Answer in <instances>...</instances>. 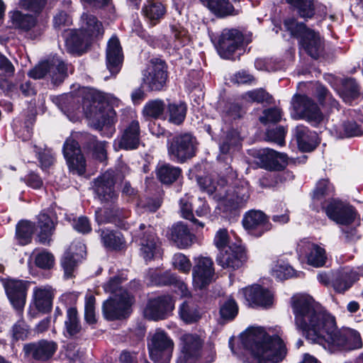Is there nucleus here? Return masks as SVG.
Masks as SVG:
<instances>
[{"label":"nucleus","instance_id":"f257e3e1","mask_svg":"<svg viewBox=\"0 0 363 363\" xmlns=\"http://www.w3.org/2000/svg\"><path fill=\"white\" fill-rule=\"evenodd\" d=\"M291 306L297 330L331 352L360 349V334L351 328L337 330L335 318L308 294H296Z\"/></svg>","mask_w":363,"mask_h":363},{"label":"nucleus","instance_id":"79ce46f5","mask_svg":"<svg viewBox=\"0 0 363 363\" xmlns=\"http://www.w3.org/2000/svg\"><path fill=\"white\" fill-rule=\"evenodd\" d=\"M101 238L104 245L106 248L121 250L125 245L124 238L119 232L103 230Z\"/></svg>","mask_w":363,"mask_h":363},{"label":"nucleus","instance_id":"c03bdc74","mask_svg":"<svg viewBox=\"0 0 363 363\" xmlns=\"http://www.w3.org/2000/svg\"><path fill=\"white\" fill-rule=\"evenodd\" d=\"M11 19L13 27L25 31L29 30L36 24V19L34 16L24 14L18 11L12 13Z\"/></svg>","mask_w":363,"mask_h":363},{"label":"nucleus","instance_id":"ea45409f","mask_svg":"<svg viewBox=\"0 0 363 363\" xmlns=\"http://www.w3.org/2000/svg\"><path fill=\"white\" fill-rule=\"evenodd\" d=\"M206 3V6L216 15L223 17L228 15H236L238 13L228 0H203Z\"/></svg>","mask_w":363,"mask_h":363},{"label":"nucleus","instance_id":"f3484780","mask_svg":"<svg viewBox=\"0 0 363 363\" xmlns=\"http://www.w3.org/2000/svg\"><path fill=\"white\" fill-rule=\"evenodd\" d=\"M242 41V34L238 30L224 29L220 35L217 46L220 56L225 59H230Z\"/></svg>","mask_w":363,"mask_h":363},{"label":"nucleus","instance_id":"5701e85b","mask_svg":"<svg viewBox=\"0 0 363 363\" xmlns=\"http://www.w3.org/2000/svg\"><path fill=\"white\" fill-rule=\"evenodd\" d=\"M85 255L86 246L82 242L77 240L71 244L61 261L66 278L72 277L77 264L84 258Z\"/></svg>","mask_w":363,"mask_h":363},{"label":"nucleus","instance_id":"a18cd8bd","mask_svg":"<svg viewBox=\"0 0 363 363\" xmlns=\"http://www.w3.org/2000/svg\"><path fill=\"white\" fill-rule=\"evenodd\" d=\"M34 232V225L29 221H21L16 225V238L22 245L31 242L32 235Z\"/></svg>","mask_w":363,"mask_h":363},{"label":"nucleus","instance_id":"e433bc0d","mask_svg":"<svg viewBox=\"0 0 363 363\" xmlns=\"http://www.w3.org/2000/svg\"><path fill=\"white\" fill-rule=\"evenodd\" d=\"M67 67L61 60L52 58L50 60L48 76L54 84H59L67 77Z\"/></svg>","mask_w":363,"mask_h":363},{"label":"nucleus","instance_id":"864d4df0","mask_svg":"<svg viewBox=\"0 0 363 363\" xmlns=\"http://www.w3.org/2000/svg\"><path fill=\"white\" fill-rule=\"evenodd\" d=\"M334 191L333 186L327 179L320 180L313 191V199L320 201L322 199L330 196Z\"/></svg>","mask_w":363,"mask_h":363},{"label":"nucleus","instance_id":"ddd939ff","mask_svg":"<svg viewBox=\"0 0 363 363\" xmlns=\"http://www.w3.org/2000/svg\"><path fill=\"white\" fill-rule=\"evenodd\" d=\"M296 252L301 262H306L314 267H323L326 263L325 249L308 239H303L298 242Z\"/></svg>","mask_w":363,"mask_h":363},{"label":"nucleus","instance_id":"8fccbe9b","mask_svg":"<svg viewBox=\"0 0 363 363\" xmlns=\"http://www.w3.org/2000/svg\"><path fill=\"white\" fill-rule=\"evenodd\" d=\"M65 332L67 335L72 337L81 330L77 311L74 308H69L67 311V318L65 321Z\"/></svg>","mask_w":363,"mask_h":363},{"label":"nucleus","instance_id":"7ed1b4c3","mask_svg":"<svg viewBox=\"0 0 363 363\" xmlns=\"http://www.w3.org/2000/svg\"><path fill=\"white\" fill-rule=\"evenodd\" d=\"M198 184L202 190L213 196L218 208L223 212H230L242 206L250 196L249 184L245 180L239 181L230 187L224 179L215 182L211 177L206 176L198 178Z\"/></svg>","mask_w":363,"mask_h":363},{"label":"nucleus","instance_id":"6e6552de","mask_svg":"<svg viewBox=\"0 0 363 363\" xmlns=\"http://www.w3.org/2000/svg\"><path fill=\"white\" fill-rule=\"evenodd\" d=\"M150 357L155 363H169L174 350L173 340L162 330H157L147 343Z\"/></svg>","mask_w":363,"mask_h":363},{"label":"nucleus","instance_id":"774afa93","mask_svg":"<svg viewBox=\"0 0 363 363\" xmlns=\"http://www.w3.org/2000/svg\"><path fill=\"white\" fill-rule=\"evenodd\" d=\"M50 60L40 62L33 69L30 70L28 75L35 79H41L48 76Z\"/></svg>","mask_w":363,"mask_h":363},{"label":"nucleus","instance_id":"20e7f679","mask_svg":"<svg viewBox=\"0 0 363 363\" xmlns=\"http://www.w3.org/2000/svg\"><path fill=\"white\" fill-rule=\"evenodd\" d=\"M119 104L120 100L111 94L104 96L97 91L89 90L83 97L82 109L94 128H106L112 133L116 116L113 106H118Z\"/></svg>","mask_w":363,"mask_h":363},{"label":"nucleus","instance_id":"a211bd4d","mask_svg":"<svg viewBox=\"0 0 363 363\" xmlns=\"http://www.w3.org/2000/svg\"><path fill=\"white\" fill-rule=\"evenodd\" d=\"M147 279L148 284L150 285L161 286L172 284L174 291L182 297H186L190 295L186 284L183 281L177 279L175 277L168 272L162 273V272L157 269H151L147 273Z\"/></svg>","mask_w":363,"mask_h":363},{"label":"nucleus","instance_id":"2f4dec72","mask_svg":"<svg viewBox=\"0 0 363 363\" xmlns=\"http://www.w3.org/2000/svg\"><path fill=\"white\" fill-rule=\"evenodd\" d=\"M169 238L178 248L185 249L192 245L194 235L185 224L177 223L172 227Z\"/></svg>","mask_w":363,"mask_h":363},{"label":"nucleus","instance_id":"6ab92c4d","mask_svg":"<svg viewBox=\"0 0 363 363\" xmlns=\"http://www.w3.org/2000/svg\"><path fill=\"white\" fill-rule=\"evenodd\" d=\"M323 208L328 218L338 224L348 225L354 220V209L338 200H330Z\"/></svg>","mask_w":363,"mask_h":363},{"label":"nucleus","instance_id":"680f3d73","mask_svg":"<svg viewBox=\"0 0 363 363\" xmlns=\"http://www.w3.org/2000/svg\"><path fill=\"white\" fill-rule=\"evenodd\" d=\"M87 137L91 142L90 147H93L94 156L100 161L105 160L106 158V143L97 141L91 135H87Z\"/></svg>","mask_w":363,"mask_h":363},{"label":"nucleus","instance_id":"72a5a7b5","mask_svg":"<svg viewBox=\"0 0 363 363\" xmlns=\"http://www.w3.org/2000/svg\"><path fill=\"white\" fill-rule=\"evenodd\" d=\"M65 38L69 51L79 53L83 52L91 40L84 33H82L79 29L66 31Z\"/></svg>","mask_w":363,"mask_h":363},{"label":"nucleus","instance_id":"423d86ee","mask_svg":"<svg viewBox=\"0 0 363 363\" xmlns=\"http://www.w3.org/2000/svg\"><path fill=\"white\" fill-rule=\"evenodd\" d=\"M284 26L291 35L299 40V45L311 57L318 58L322 54L324 45L318 33L292 18L286 19Z\"/></svg>","mask_w":363,"mask_h":363},{"label":"nucleus","instance_id":"6e6d98bb","mask_svg":"<svg viewBox=\"0 0 363 363\" xmlns=\"http://www.w3.org/2000/svg\"><path fill=\"white\" fill-rule=\"evenodd\" d=\"M294 273V269L284 262L277 263L272 271V276L279 280L292 277Z\"/></svg>","mask_w":363,"mask_h":363},{"label":"nucleus","instance_id":"37998d69","mask_svg":"<svg viewBox=\"0 0 363 363\" xmlns=\"http://www.w3.org/2000/svg\"><path fill=\"white\" fill-rule=\"evenodd\" d=\"M181 174V169L169 164L158 166L157 176L161 182L172 184L175 182Z\"/></svg>","mask_w":363,"mask_h":363},{"label":"nucleus","instance_id":"f8f14e48","mask_svg":"<svg viewBox=\"0 0 363 363\" xmlns=\"http://www.w3.org/2000/svg\"><path fill=\"white\" fill-rule=\"evenodd\" d=\"M143 231L140 236V253L145 262L151 261L161 257L162 254V244L151 226L146 227L144 224L140 225Z\"/></svg>","mask_w":363,"mask_h":363},{"label":"nucleus","instance_id":"0eeeda50","mask_svg":"<svg viewBox=\"0 0 363 363\" xmlns=\"http://www.w3.org/2000/svg\"><path fill=\"white\" fill-rule=\"evenodd\" d=\"M167 145L169 158L176 162L183 163L196 155V140L189 133L174 136Z\"/></svg>","mask_w":363,"mask_h":363},{"label":"nucleus","instance_id":"393cba45","mask_svg":"<svg viewBox=\"0 0 363 363\" xmlns=\"http://www.w3.org/2000/svg\"><path fill=\"white\" fill-rule=\"evenodd\" d=\"M4 286L13 307L21 312L26 303V282L22 280L8 279L4 282Z\"/></svg>","mask_w":363,"mask_h":363},{"label":"nucleus","instance_id":"4c0bfd02","mask_svg":"<svg viewBox=\"0 0 363 363\" xmlns=\"http://www.w3.org/2000/svg\"><path fill=\"white\" fill-rule=\"evenodd\" d=\"M180 318L186 324L198 322L201 318V313L197 305L192 301H184L179 307Z\"/></svg>","mask_w":363,"mask_h":363},{"label":"nucleus","instance_id":"e2e57ef3","mask_svg":"<svg viewBox=\"0 0 363 363\" xmlns=\"http://www.w3.org/2000/svg\"><path fill=\"white\" fill-rule=\"evenodd\" d=\"M281 111L279 108H272L264 110L263 116L259 118V120L264 124L277 123L281 119Z\"/></svg>","mask_w":363,"mask_h":363},{"label":"nucleus","instance_id":"5fc2aeb1","mask_svg":"<svg viewBox=\"0 0 363 363\" xmlns=\"http://www.w3.org/2000/svg\"><path fill=\"white\" fill-rule=\"evenodd\" d=\"M213 244L219 250V252L228 249L229 246H232V245H230V236L227 229L220 228L216 231L213 238Z\"/></svg>","mask_w":363,"mask_h":363},{"label":"nucleus","instance_id":"a19ab883","mask_svg":"<svg viewBox=\"0 0 363 363\" xmlns=\"http://www.w3.org/2000/svg\"><path fill=\"white\" fill-rule=\"evenodd\" d=\"M142 12L152 24H155L157 21L163 17L165 9L161 3L148 0L145 4Z\"/></svg>","mask_w":363,"mask_h":363},{"label":"nucleus","instance_id":"09e8293b","mask_svg":"<svg viewBox=\"0 0 363 363\" xmlns=\"http://www.w3.org/2000/svg\"><path fill=\"white\" fill-rule=\"evenodd\" d=\"M165 104L162 100L155 99L149 101L143 108V115L145 118H158L164 111Z\"/></svg>","mask_w":363,"mask_h":363},{"label":"nucleus","instance_id":"58836bf2","mask_svg":"<svg viewBox=\"0 0 363 363\" xmlns=\"http://www.w3.org/2000/svg\"><path fill=\"white\" fill-rule=\"evenodd\" d=\"M113 214L110 216L108 211L105 212L104 218H102L101 213L99 211L96 212V219L97 222L101 223H114L119 227L125 228V225L123 223L125 218H128L130 216V212L125 209L114 208L111 210Z\"/></svg>","mask_w":363,"mask_h":363},{"label":"nucleus","instance_id":"473e14b6","mask_svg":"<svg viewBox=\"0 0 363 363\" xmlns=\"http://www.w3.org/2000/svg\"><path fill=\"white\" fill-rule=\"evenodd\" d=\"M295 133L298 147L303 152H311L318 145L316 133L310 131L307 127L298 125Z\"/></svg>","mask_w":363,"mask_h":363},{"label":"nucleus","instance_id":"412c9836","mask_svg":"<svg viewBox=\"0 0 363 363\" xmlns=\"http://www.w3.org/2000/svg\"><path fill=\"white\" fill-rule=\"evenodd\" d=\"M192 276L194 287L201 289L208 286L214 276L212 259L205 257H199L193 268Z\"/></svg>","mask_w":363,"mask_h":363},{"label":"nucleus","instance_id":"9d476101","mask_svg":"<svg viewBox=\"0 0 363 363\" xmlns=\"http://www.w3.org/2000/svg\"><path fill=\"white\" fill-rule=\"evenodd\" d=\"M203 340L197 334L186 333L180 337L181 363H201Z\"/></svg>","mask_w":363,"mask_h":363},{"label":"nucleus","instance_id":"b1692460","mask_svg":"<svg viewBox=\"0 0 363 363\" xmlns=\"http://www.w3.org/2000/svg\"><path fill=\"white\" fill-rule=\"evenodd\" d=\"M140 129L139 122L132 121L124 129L121 136L113 142L115 150H130L138 147L140 144Z\"/></svg>","mask_w":363,"mask_h":363},{"label":"nucleus","instance_id":"4d7b16f0","mask_svg":"<svg viewBox=\"0 0 363 363\" xmlns=\"http://www.w3.org/2000/svg\"><path fill=\"white\" fill-rule=\"evenodd\" d=\"M33 149L43 169L48 168L53 164L55 158L50 150H43L36 145L33 146Z\"/></svg>","mask_w":363,"mask_h":363},{"label":"nucleus","instance_id":"4be33fe9","mask_svg":"<svg viewBox=\"0 0 363 363\" xmlns=\"http://www.w3.org/2000/svg\"><path fill=\"white\" fill-rule=\"evenodd\" d=\"M242 225L247 232L255 237L262 236L272 228L266 215L260 211H250L242 219Z\"/></svg>","mask_w":363,"mask_h":363},{"label":"nucleus","instance_id":"13d9d810","mask_svg":"<svg viewBox=\"0 0 363 363\" xmlns=\"http://www.w3.org/2000/svg\"><path fill=\"white\" fill-rule=\"evenodd\" d=\"M239 133L235 130H230L226 135L225 140L220 145V150L222 153H227L231 147L238 145L240 142Z\"/></svg>","mask_w":363,"mask_h":363},{"label":"nucleus","instance_id":"bf43d9fd","mask_svg":"<svg viewBox=\"0 0 363 363\" xmlns=\"http://www.w3.org/2000/svg\"><path fill=\"white\" fill-rule=\"evenodd\" d=\"M174 267L183 273H188L191 268L190 260L182 253H176L172 257Z\"/></svg>","mask_w":363,"mask_h":363},{"label":"nucleus","instance_id":"9b49d317","mask_svg":"<svg viewBox=\"0 0 363 363\" xmlns=\"http://www.w3.org/2000/svg\"><path fill=\"white\" fill-rule=\"evenodd\" d=\"M120 179L121 177L113 170H108L94 180L93 189L101 202H114L117 199L118 194L114 185L116 180Z\"/></svg>","mask_w":363,"mask_h":363},{"label":"nucleus","instance_id":"3c124183","mask_svg":"<svg viewBox=\"0 0 363 363\" xmlns=\"http://www.w3.org/2000/svg\"><path fill=\"white\" fill-rule=\"evenodd\" d=\"M167 110L169 122L175 125H180L184 121L186 113L185 104H169Z\"/></svg>","mask_w":363,"mask_h":363},{"label":"nucleus","instance_id":"49530a36","mask_svg":"<svg viewBox=\"0 0 363 363\" xmlns=\"http://www.w3.org/2000/svg\"><path fill=\"white\" fill-rule=\"evenodd\" d=\"M191 199V196L189 194H186L179 200V211L181 216L184 218L191 220L192 223L203 228L204 227V223L198 220L194 216Z\"/></svg>","mask_w":363,"mask_h":363},{"label":"nucleus","instance_id":"052dcab7","mask_svg":"<svg viewBox=\"0 0 363 363\" xmlns=\"http://www.w3.org/2000/svg\"><path fill=\"white\" fill-rule=\"evenodd\" d=\"M54 262L53 255L45 250L38 252L35 257V264L42 269H50L53 266Z\"/></svg>","mask_w":363,"mask_h":363},{"label":"nucleus","instance_id":"f704fd0d","mask_svg":"<svg viewBox=\"0 0 363 363\" xmlns=\"http://www.w3.org/2000/svg\"><path fill=\"white\" fill-rule=\"evenodd\" d=\"M79 26L81 33H84L91 40L101 36L104 33L101 23L92 15L83 13L80 19Z\"/></svg>","mask_w":363,"mask_h":363},{"label":"nucleus","instance_id":"2eb2a0df","mask_svg":"<svg viewBox=\"0 0 363 363\" xmlns=\"http://www.w3.org/2000/svg\"><path fill=\"white\" fill-rule=\"evenodd\" d=\"M63 153L70 171L79 175L85 172L86 160L82 154L78 142L72 137L65 141Z\"/></svg>","mask_w":363,"mask_h":363},{"label":"nucleus","instance_id":"603ef678","mask_svg":"<svg viewBox=\"0 0 363 363\" xmlns=\"http://www.w3.org/2000/svg\"><path fill=\"white\" fill-rule=\"evenodd\" d=\"M238 313V306L235 301L231 298L225 301L220 307V318L226 321L233 320Z\"/></svg>","mask_w":363,"mask_h":363},{"label":"nucleus","instance_id":"c85d7f7f","mask_svg":"<svg viewBox=\"0 0 363 363\" xmlns=\"http://www.w3.org/2000/svg\"><path fill=\"white\" fill-rule=\"evenodd\" d=\"M359 279V273L353 268L346 267L334 272L333 288L337 293H344Z\"/></svg>","mask_w":363,"mask_h":363},{"label":"nucleus","instance_id":"cd10ccee","mask_svg":"<svg viewBox=\"0 0 363 363\" xmlns=\"http://www.w3.org/2000/svg\"><path fill=\"white\" fill-rule=\"evenodd\" d=\"M57 348V344L53 341L40 340L25 345L23 351L35 360L45 361L52 357Z\"/></svg>","mask_w":363,"mask_h":363},{"label":"nucleus","instance_id":"4468645a","mask_svg":"<svg viewBox=\"0 0 363 363\" xmlns=\"http://www.w3.org/2000/svg\"><path fill=\"white\" fill-rule=\"evenodd\" d=\"M167 73L164 62L158 58L150 60L143 72V82L152 91H160L164 86Z\"/></svg>","mask_w":363,"mask_h":363},{"label":"nucleus","instance_id":"7c9ffc66","mask_svg":"<svg viewBox=\"0 0 363 363\" xmlns=\"http://www.w3.org/2000/svg\"><path fill=\"white\" fill-rule=\"evenodd\" d=\"M54 291L50 286H35L33 291V303L38 312L45 313L52 306Z\"/></svg>","mask_w":363,"mask_h":363},{"label":"nucleus","instance_id":"aec40b11","mask_svg":"<svg viewBox=\"0 0 363 363\" xmlns=\"http://www.w3.org/2000/svg\"><path fill=\"white\" fill-rule=\"evenodd\" d=\"M247 259L246 252L242 247L235 244L228 249L220 252L217 256V262L224 269H236L242 266Z\"/></svg>","mask_w":363,"mask_h":363},{"label":"nucleus","instance_id":"dca6fc26","mask_svg":"<svg viewBox=\"0 0 363 363\" xmlns=\"http://www.w3.org/2000/svg\"><path fill=\"white\" fill-rule=\"evenodd\" d=\"M174 308V303L171 296L164 295L150 299L145 310L144 315L152 320L164 319Z\"/></svg>","mask_w":363,"mask_h":363},{"label":"nucleus","instance_id":"69168bd1","mask_svg":"<svg viewBox=\"0 0 363 363\" xmlns=\"http://www.w3.org/2000/svg\"><path fill=\"white\" fill-rule=\"evenodd\" d=\"M343 136L347 138L360 136L363 133L362 129L354 121H347L342 125Z\"/></svg>","mask_w":363,"mask_h":363},{"label":"nucleus","instance_id":"0e129e2a","mask_svg":"<svg viewBox=\"0 0 363 363\" xmlns=\"http://www.w3.org/2000/svg\"><path fill=\"white\" fill-rule=\"evenodd\" d=\"M46 4V0H20L18 5L22 9L34 13H39Z\"/></svg>","mask_w":363,"mask_h":363},{"label":"nucleus","instance_id":"bb28decb","mask_svg":"<svg viewBox=\"0 0 363 363\" xmlns=\"http://www.w3.org/2000/svg\"><path fill=\"white\" fill-rule=\"evenodd\" d=\"M257 157L261 167L270 170H279L287 163V155L274 150L266 148L259 150Z\"/></svg>","mask_w":363,"mask_h":363},{"label":"nucleus","instance_id":"a878e982","mask_svg":"<svg viewBox=\"0 0 363 363\" xmlns=\"http://www.w3.org/2000/svg\"><path fill=\"white\" fill-rule=\"evenodd\" d=\"M242 294L249 306L269 307L273 303V294L259 285L246 287L239 291Z\"/></svg>","mask_w":363,"mask_h":363},{"label":"nucleus","instance_id":"1a4fd4ad","mask_svg":"<svg viewBox=\"0 0 363 363\" xmlns=\"http://www.w3.org/2000/svg\"><path fill=\"white\" fill-rule=\"evenodd\" d=\"M292 106L295 111L293 117L296 119H306L314 126L323 120V116L318 106L306 96L296 95L292 99Z\"/></svg>","mask_w":363,"mask_h":363},{"label":"nucleus","instance_id":"c9c22d12","mask_svg":"<svg viewBox=\"0 0 363 363\" xmlns=\"http://www.w3.org/2000/svg\"><path fill=\"white\" fill-rule=\"evenodd\" d=\"M38 225L40 228L38 234L39 242L43 245H48L55 230L52 220L46 213H41L38 216Z\"/></svg>","mask_w":363,"mask_h":363},{"label":"nucleus","instance_id":"f03ea898","mask_svg":"<svg viewBox=\"0 0 363 363\" xmlns=\"http://www.w3.org/2000/svg\"><path fill=\"white\" fill-rule=\"evenodd\" d=\"M242 342L258 363H278L285 355V346L279 335L269 336L263 328H249Z\"/></svg>","mask_w":363,"mask_h":363},{"label":"nucleus","instance_id":"de8ad7c7","mask_svg":"<svg viewBox=\"0 0 363 363\" xmlns=\"http://www.w3.org/2000/svg\"><path fill=\"white\" fill-rule=\"evenodd\" d=\"M303 18H311L314 15L313 0H286Z\"/></svg>","mask_w":363,"mask_h":363},{"label":"nucleus","instance_id":"39448f33","mask_svg":"<svg viewBox=\"0 0 363 363\" xmlns=\"http://www.w3.org/2000/svg\"><path fill=\"white\" fill-rule=\"evenodd\" d=\"M126 280L125 277L116 276L103 285L106 293L113 295L103 304L102 311L106 319L113 320L125 318L131 313L134 298L121 286Z\"/></svg>","mask_w":363,"mask_h":363},{"label":"nucleus","instance_id":"338daca9","mask_svg":"<svg viewBox=\"0 0 363 363\" xmlns=\"http://www.w3.org/2000/svg\"><path fill=\"white\" fill-rule=\"evenodd\" d=\"M240 116V107L237 104H226L222 111V116L225 120L235 119Z\"/></svg>","mask_w":363,"mask_h":363},{"label":"nucleus","instance_id":"c756f323","mask_svg":"<svg viewBox=\"0 0 363 363\" xmlns=\"http://www.w3.org/2000/svg\"><path fill=\"white\" fill-rule=\"evenodd\" d=\"M123 59L119 40L113 36L107 43L106 67L111 74L116 75L121 69Z\"/></svg>","mask_w":363,"mask_h":363}]
</instances>
